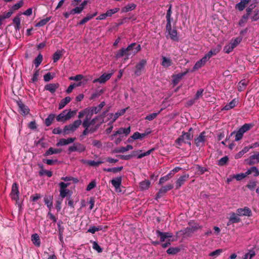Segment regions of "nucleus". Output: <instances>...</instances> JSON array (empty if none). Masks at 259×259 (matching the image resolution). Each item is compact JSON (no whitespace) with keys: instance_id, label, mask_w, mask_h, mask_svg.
Instances as JSON below:
<instances>
[{"instance_id":"42","label":"nucleus","mask_w":259,"mask_h":259,"mask_svg":"<svg viewBox=\"0 0 259 259\" xmlns=\"http://www.w3.org/2000/svg\"><path fill=\"white\" fill-rule=\"evenodd\" d=\"M51 17H47L45 19L40 20L38 23L35 24L36 27H42L45 25L50 20Z\"/></svg>"},{"instance_id":"2","label":"nucleus","mask_w":259,"mask_h":259,"mask_svg":"<svg viewBox=\"0 0 259 259\" xmlns=\"http://www.w3.org/2000/svg\"><path fill=\"white\" fill-rule=\"evenodd\" d=\"M130 132V127L120 128L114 132V140L116 144L120 143Z\"/></svg>"},{"instance_id":"5","label":"nucleus","mask_w":259,"mask_h":259,"mask_svg":"<svg viewBox=\"0 0 259 259\" xmlns=\"http://www.w3.org/2000/svg\"><path fill=\"white\" fill-rule=\"evenodd\" d=\"M10 196L12 200L16 201V203L18 204L19 206H21V203L19 202L18 185L16 183H14L12 185Z\"/></svg>"},{"instance_id":"18","label":"nucleus","mask_w":259,"mask_h":259,"mask_svg":"<svg viewBox=\"0 0 259 259\" xmlns=\"http://www.w3.org/2000/svg\"><path fill=\"white\" fill-rule=\"evenodd\" d=\"M156 234L160 237L161 242L164 241L166 239H170L172 237V234L169 232H162L159 230L156 231Z\"/></svg>"},{"instance_id":"50","label":"nucleus","mask_w":259,"mask_h":259,"mask_svg":"<svg viewBox=\"0 0 259 259\" xmlns=\"http://www.w3.org/2000/svg\"><path fill=\"white\" fill-rule=\"evenodd\" d=\"M247 85V81L245 80L241 81L238 85V91L241 92L243 91Z\"/></svg>"},{"instance_id":"62","label":"nucleus","mask_w":259,"mask_h":259,"mask_svg":"<svg viewBox=\"0 0 259 259\" xmlns=\"http://www.w3.org/2000/svg\"><path fill=\"white\" fill-rule=\"evenodd\" d=\"M93 248L99 253H100L102 251V248L100 246L98 243L95 241H94L93 243Z\"/></svg>"},{"instance_id":"7","label":"nucleus","mask_w":259,"mask_h":259,"mask_svg":"<svg viewBox=\"0 0 259 259\" xmlns=\"http://www.w3.org/2000/svg\"><path fill=\"white\" fill-rule=\"evenodd\" d=\"M69 185L70 183H65L64 182H60L59 184V186L60 187V196L61 197L62 199L66 197L70 192L68 189H66Z\"/></svg>"},{"instance_id":"15","label":"nucleus","mask_w":259,"mask_h":259,"mask_svg":"<svg viewBox=\"0 0 259 259\" xmlns=\"http://www.w3.org/2000/svg\"><path fill=\"white\" fill-rule=\"evenodd\" d=\"M236 214L240 216H248L249 217L251 214V211L250 208L247 207L238 208L236 210Z\"/></svg>"},{"instance_id":"33","label":"nucleus","mask_w":259,"mask_h":259,"mask_svg":"<svg viewBox=\"0 0 259 259\" xmlns=\"http://www.w3.org/2000/svg\"><path fill=\"white\" fill-rule=\"evenodd\" d=\"M104 105L105 103L102 102L98 106L89 108V109H90V110L92 112V113L94 114H97L100 111Z\"/></svg>"},{"instance_id":"24","label":"nucleus","mask_w":259,"mask_h":259,"mask_svg":"<svg viewBox=\"0 0 259 259\" xmlns=\"http://www.w3.org/2000/svg\"><path fill=\"white\" fill-rule=\"evenodd\" d=\"M62 151L61 149H55L50 147L48 150L46 151L44 154L45 156H47L52 154H56L60 153Z\"/></svg>"},{"instance_id":"30","label":"nucleus","mask_w":259,"mask_h":259,"mask_svg":"<svg viewBox=\"0 0 259 259\" xmlns=\"http://www.w3.org/2000/svg\"><path fill=\"white\" fill-rule=\"evenodd\" d=\"M71 100L70 97H66L65 98L61 100L59 104V109H61L63 108L68 103H69Z\"/></svg>"},{"instance_id":"37","label":"nucleus","mask_w":259,"mask_h":259,"mask_svg":"<svg viewBox=\"0 0 259 259\" xmlns=\"http://www.w3.org/2000/svg\"><path fill=\"white\" fill-rule=\"evenodd\" d=\"M249 1L250 0H241L240 2L237 4L236 8L239 11H242Z\"/></svg>"},{"instance_id":"45","label":"nucleus","mask_w":259,"mask_h":259,"mask_svg":"<svg viewBox=\"0 0 259 259\" xmlns=\"http://www.w3.org/2000/svg\"><path fill=\"white\" fill-rule=\"evenodd\" d=\"M147 135V133H143V134H140L139 132H137L133 135V136L131 137V138L132 139H133L134 140H137V139H142V138L145 137Z\"/></svg>"},{"instance_id":"63","label":"nucleus","mask_w":259,"mask_h":259,"mask_svg":"<svg viewBox=\"0 0 259 259\" xmlns=\"http://www.w3.org/2000/svg\"><path fill=\"white\" fill-rule=\"evenodd\" d=\"M54 76L51 74V72H48L44 76V79L45 81L48 82L53 79Z\"/></svg>"},{"instance_id":"22","label":"nucleus","mask_w":259,"mask_h":259,"mask_svg":"<svg viewBox=\"0 0 259 259\" xmlns=\"http://www.w3.org/2000/svg\"><path fill=\"white\" fill-rule=\"evenodd\" d=\"M206 138L205 136V133H201L200 135L195 139V143L197 146H199L203 144L205 141Z\"/></svg>"},{"instance_id":"14","label":"nucleus","mask_w":259,"mask_h":259,"mask_svg":"<svg viewBox=\"0 0 259 259\" xmlns=\"http://www.w3.org/2000/svg\"><path fill=\"white\" fill-rule=\"evenodd\" d=\"M111 73H104L99 78L95 79L93 80L94 83L99 82L100 83H104L111 77Z\"/></svg>"},{"instance_id":"27","label":"nucleus","mask_w":259,"mask_h":259,"mask_svg":"<svg viewBox=\"0 0 259 259\" xmlns=\"http://www.w3.org/2000/svg\"><path fill=\"white\" fill-rule=\"evenodd\" d=\"M172 65V61L170 58L164 56L162 57L161 65L165 68L168 67Z\"/></svg>"},{"instance_id":"1","label":"nucleus","mask_w":259,"mask_h":259,"mask_svg":"<svg viewBox=\"0 0 259 259\" xmlns=\"http://www.w3.org/2000/svg\"><path fill=\"white\" fill-rule=\"evenodd\" d=\"M140 50L141 46L140 45L133 43L129 45L126 49H122L121 51L117 54L116 57L125 56L126 57L125 59H128L129 58L133 57Z\"/></svg>"},{"instance_id":"64","label":"nucleus","mask_w":259,"mask_h":259,"mask_svg":"<svg viewBox=\"0 0 259 259\" xmlns=\"http://www.w3.org/2000/svg\"><path fill=\"white\" fill-rule=\"evenodd\" d=\"M39 174L40 176H42L44 174H46L48 177H51L52 176L53 173L51 171L48 170H41L39 171Z\"/></svg>"},{"instance_id":"12","label":"nucleus","mask_w":259,"mask_h":259,"mask_svg":"<svg viewBox=\"0 0 259 259\" xmlns=\"http://www.w3.org/2000/svg\"><path fill=\"white\" fill-rule=\"evenodd\" d=\"M59 87L60 84L58 83H48L45 85L44 90L48 91L51 94H54Z\"/></svg>"},{"instance_id":"49","label":"nucleus","mask_w":259,"mask_h":259,"mask_svg":"<svg viewBox=\"0 0 259 259\" xmlns=\"http://www.w3.org/2000/svg\"><path fill=\"white\" fill-rule=\"evenodd\" d=\"M180 250V249L179 247H171L166 250V252L169 254H175L179 252Z\"/></svg>"},{"instance_id":"20","label":"nucleus","mask_w":259,"mask_h":259,"mask_svg":"<svg viewBox=\"0 0 259 259\" xmlns=\"http://www.w3.org/2000/svg\"><path fill=\"white\" fill-rule=\"evenodd\" d=\"M173 188V185L169 184L165 186L162 187L159 190L157 194V198L161 197L167 191L171 190Z\"/></svg>"},{"instance_id":"10","label":"nucleus","mask_w":259,"mask_h":259,"mask_svg":"<svg viewBox=\"0 0 259 259\" xmlns=\"http://www.w3.org/2000/svg\"><path fill=\"white\" fill-rule=\"evenodd\" d=\"M17 105L19 107V111L22 115H26L29 113L30 110L28 107L25 105L21 100L17 102Z\"/></svg>"},{"instance_id":"16","label":"nucleus","mask_w":259,"mask_h":259,"mask_svg":"<svg viewBox=\"0 0 259 259\" xmlns=\"http://www.w3.org/2000/svg\"><path fill=\"white\" fill-rule=\"evenodd\" d=\"M208 61L206 57L204 56L202 58L196 62L193 68L192 71L198 70L204 66Z\"/></svg>"},{"instance_id":"57","label":"nucleus","mask_w":259,"mask_h":259,"mask_svg":"<svg viewBox=\"0 0 259 259\" xmlns=\"http://www.w3.org/2000/svg\"><path fill=\"white\" fill-rule=\"evenodd\" d=\"M23 1L21 0L18 3H16V4L14 5L12 7V9L14 11L17 10L19 8H20L23 5Z\"/></svg>"},{"instance_id":"58","label":"nucleus","mask_w":259,"mask_h":259,"mask_svg":"<svg viewBox=\"0 0 259 259\" xmlns=\"http://www.w3.org/2000/svg\"><path fill=\"white\" fill-rule=\"evenodd\" d=\"M96 186V182L95 180H93L88 184L86 188V190L88 191H90L93 189H94Z\"/></svg>"},{"instance_id":"31","label":"nucleus","mask_w":259,"mask_h":259,"mask_svg":"<svg viewBox=\"0 0 259 259\" xmlns=\"http://www.w3.org/2000/svg\"><path fill=\"white\" fill-rule=\"evenodd\" d=\"M187 72L180 73L173 76V83L175 85H177L182 78L186 74Z\"/></svg>"},{"instance_id":"21","label":"nucleus","mask_w":259,"mask_h":259,"mask_svg":"<svg viewBox=\"0 0 259 259\" xmlns=\"http://www.w3.org/2000/svg\"><path fill=\"white\" fill-rule=\"evenodd\" d=\"M76 140L75 138H69L67 139H61L57 143V146H64L73 143Z\"/></svg>"},{"instance_id":"28","label":"nucleus","mask_w":259,"mask_h":259,"mask_svg":"<svg viewBox=\"0 0 259 259\" xmlns=\"http://www.w3.org/2000/svg\"><path fill=\"white\" fill-rule=\"evenodd\" d=\"M31 241L37 247L40 246L41 241L39 235L35 233L31 236Z\"/></svg>"},{"instance_id":"46","label":"nucleus","mask_w":259,"mask_h":259,"mask_svg":"<svg viewBox=\"0 0 259 259\" xmlns=\"http://www.w3.org/2000/svg\"><path fill=\"white\" fill-rule=\"evenodd\" d=\"M42 55L39 54L34 60V64L36 67H38L42 61Z\"/></svg>"},{"instance_id":"6","label":"nucleus","mask_w":259,"mask_h":259,"mask_svg":"<svg viewBox=\"0 0 259 259\" xmlns=\"http://www.w3.org/2000/svg\"><path fill=\"white\" fill-rule=\"evenodd\" d=\"M192 138L193 135L189 132L183 133V135L176 140V143L180 146L182 143H187L190 145V141Z\"/></svg>"},{"instance_id":"55","label":"nucleus","mask_w":259,"mask_h":259,"mask_svg":"<svg viewBox=\"0 0 259 259\" xmlns=\"http://www.w3.org/2000/svg\"><path fill=\"white\" fill-rule=\"evenodd\" d=\"M223 249H218L215 250L214 251L210 252L209 254V256L217 257V256L220 255L221 254V253L223 252Z\"/></svg>"},{"instance_id":"41","label":"nucleus","mask_w":259,"mask_h":259,"mask_svg":"<svg viewBox=\"0 0 259 259\" xmlns=\"http://www.w3.org/2000/svg\"><path fill=\"white\" fill-rule=\"evenodd\" d=\"M55 119V115L54 114H50L47 118L45 119V124L47 126H49L53 123Z\"/></svg>"},{"instance_id":"43","label":"nucleus","mask_w":259,"mask_h":259,"mask_svg":"<svg viewBox=\"0 0 259 259\" xmlns=\"http://www.w3.org/2000/svg\"><path fill=\"white\" fill-rule=\"evenodd\" d=\"M151 183L148 180H145L140 183V187L142 190L147 189L150 186Z\"/></svg>"},{"instance_id":"29","label":"nucleus","mask_w":259,"mask_h":259,"mask_svg":"<svg viewBox=\"0 0 259 259\" xmlns=\"http://www.w3.org/2000/svg\"><path fill=\"white\" fill-rule=\"evenodd\" d=\"M53 196L51 195L45 196L44 198L45 203L47 205V207L50 209V210L53 206Z\"/></svg>"},{"instance_id":"32","label":"nucleus","mask_w":259,"mask_h":259,"mask_svg":"<svg viewBox=\"0 0 259 259\" xmlns=\"http://www.w3.org/2000/svg\"><path fill=\"white\" fill-rule=\"evenodd\" d=\"M133 149L132 145H128L126 147L114 149V153H123Z\"/></svg>"},{"instance_id":"39","label":"nucleus","mask_w":259,"mask_h":259,"mask_svg":"<svg viewBox=\"0 0 259 259\" xmlns=\"http://www.w3.org/2000/svg\"><path fill=\"white\" fill-rule=\"evenodd\" d=\"M169 35L170 38L173 40H177L178 36H177V32L176 29H170L169 30L166 31Z\"/></svg>"},{"instance_id":"26","label":"nucleus","mask_w":259,"mask_h":259,"mask_svg":"<svg viewBox=\"0 0 259 259\" xmlns=\"http://www.w3.org/2000/svg\"><path fill=\"white\" fill-rule=\"evenodd\" d=\"M237 214L232 213L229 219V221L227 223V225H230L232 224L238 223L240 221V219L237 216Z\"/></svg>"},{"instance_id":"60","label":"nucleus","mask_w":259,"mask_h":259,"mask_svg":"<svg viewBox=\"0 0 259 259\" xmlns=\"http://www.w3.org/2000/svg\"><path fill=\"white\" fill-rule=\"evenodd\" d=\"M90 110V109H89V108H87L85 109L80 111L78 113V117L79 119L82 118L88 112H89V111Z\"/></svg>"},{"instance_id":"54","label":"nucleus","mask_w":259,"mask_h":259,"mask_svg":"<svg viewBox=\"0 0 259 259\" xmlns=\"http://www.w3.org/2000/svg\"><path fill=\"white\" fill-rule=\"evenodd\" d=\"M101 161H95V160H88L87 164L91 166H97L101 164Z\"/></svg>"},{"instance_id":"51","label":"nucleus","mask_w":259,"mask_h":259,"mask_svg":"<svg viewBox=\"0 0 259 259\" xmlns=\"http://www.w3.org/2000/svg\"><path fill=\"white\" fill-rule=\"evenodd\" d=\"M248 175L246 174V171L245 173H240L237 175H234V178L237 180L240 181L246 178Z\"/></svg>"},{"instance_id":"8","label":"nucleus","mask_w":259,"mask_h":259,"mask_svg":"<svg viewBox=\"0 0 259 259\" xmlns=\"http://www.w3.org/2000/svg\"><path fill=\"white\" fill-rule=\"evenodd\" d=\"M85 147L79 143H74L72 146H70L68 148L69 153L77 151L79 153L84 151Z\"/></svg>"},{"instance_id":"23","label":"nucleus","mask_w":259,"mask_h":259,"mask_svg":"<svg viewBox=\"0 0 259 259\" xmlns=\"http://www.w3.org/2000/svg\"><path fill=\"white\" fill-rule=\"evenodd\" d=\"M221 50V47L218 46L217 48L211 49L208 53L204 56L206 59L209 60V59L213 56L217 55Z\"/></svg>"},{"instance_id":"3","label":"nucleus","mask_w":259,"mask_h":259,"mask_svg":"<svg viewBox=\"0 0 259 259\" xmlns=\"http://www.w3.org/2000/svg\"><path fill=\"white\" fill-rule=\"evenodd\" d=\"M242 39V37H237L232 39L230 42L224 47V50L225 53L229 54L231 52L240 44Z\"/></svg>"},{"instance_id":"9","label":"nucleus","mask_w":259,"mask_h":259,"mask_svg":"<svg viewBox=\"0 0 259 259\" xmlns=\"http://www.w3.org/2000/svg\"><path fill=\"white\" fill-rule=\"evenodd\" d=\"M121 177H117L114 179V189L116 192L122 193L124 192V188L121 186Z\"/></svg>"},{"instance_id":"34","label":"nucleus","mask_w":259,"mask_h":259,"mask_svg":"<svg viewBox=\"0 0 259 259\" xmlns=\"http://www.w3.org/2000/svg\"><path fill=\"white\" fill-rule=\"evenodd\" d=\"M113 14V10L111 9L108 11H107L106 13L101 14L100 16H99L96 19L97 20H104L106 17L109 16L111 17Z\"/></svg>"},{"instance_id":"52","label":"nucleus","mask_w":259,"mask_h":259,"mask_svg":"<svg viewBox=\"0 0 259 259\" xmlns=\"http://www.w3.org/2000/svg\"><path fill=\"white\" fill-rule=\"evenodd\" d=\"M102 229V227L101 226H99L98 227L92 226L88 230V232L91 233L92 234H94L96 232L101 230Z\"/></svg>"},{"instance_id":"40","label":"nucleus","mask_w":259,"mask_h":259,"mask_svg":"<svg viewBox=\"0 0 259 259\" xmlns=\"http://www.w3.org/2000/svg\"><path fill=\"white\" fill-rule=\"evenodd\" d=\"M20 18L19 16H16L13 19V23L16 31L19 30L20 28Z\"/></svg>"},{"instance_id":"59","label":"nucleus","mask_w":259,"mask_h":259,"mask_svg":"<svg viewBox=\"0 0 259 259\" xmlns=\"http://www.w3.org/2000/svg\"><path fill=\"white\" fill-rule=\"evenodd\" d=\"M42 161L49 165H52L57 163L58 160L57 159H43Z\"/></svg>"},{"instance_id":"47","label":"nucleus","mask_w":259,"mask_h":259,"mask_svg":"<svg viewBox=\"0 0 259 259\" xmlns=\"http://www.w3.org/2000/svg\"><path fill=\"white\" fill-rule=\"evenodd\" d=\"M237 101L234 99L231 101L229 104H227L224 107L225 110H228L234 108L236 104Z\"/></svg>"},{"instance_id":"25","label":"nucleus","mask_w":259,"mask_h":259,"mask_svg":"<svg viewBox=\"0 0 259 259\" xmlns=\"http://www.w3.org/2000/svg\"><path fill=\"white\" fill-rule=\"evenodd\" d=\"M259 162V153H257L254 155L250 156L249 158V165H253Z\"/></svg>"},{"instance_id":"44","label":"nucleus","mask_w":259,"mask_h":259,"mask_svg":"<svg viewBox=\"0 0 259 259\" xmlns=\"http://www.w3.org/2000/svg\"><path fill=\"white\" fill-rule=\"evenodd\" d=\"M252 127V124L249 123H245L243 125H242L240 130L243 134L249 131Z\"/></svg>"},{"instance_id":"4","label":"nucleus","mask_w":259,"mask_h":259,"mask_svg":"<svg viewBox=\"0 0 259 259\" xmlns=\"http://www.w3.org/2000/svg\"><path fill=\"white\" fill-rule=\"evenodd\" d=\"M81 120L78 119L73 122L72 124L66 125L63 130V135L69 134L71 132H74L81 124Z\"/></svg>"},{"instance_id":"35","label":"nucleus","mask_w":259,"mask_h":259,"mask_svg":"<svg viewBox=\"0 0 259 259\" xmlns=\"http://www.w3.org/2000/svg\"><path fill=\"white\" fill-rule=\"evenodd\" d=\"M254 249H250L243 256L242 259H252L255 255Z\"/></svg>"},{"instance_id":"13","label":"nucleus","mask_w":259,"mask_h":259,"mask_svg":"<svg viewBox=\"0 0 259 259\" xmlns=\"http://www.w3.org/2000/svg\"><path fill=\"white\" fill-rule=\"evenodd\" d=\"M189 175L188 174H185L180 176L176 182V188L179 189L189 179Z\"/></svg>"},{"instance_id":"19","label":"nucleus","mask_w":259,"mask_h":259,"mask_svg":"<svg viewBox=\"0 0 259 259\" xmlns=\"http://www.w3.org/2000/svg\"><path fill=\"white\" fill-rule=\"evenodd\" d=\"M146 63L145 60H142L136 66L135 73L137 75H140L141 71L143 70L144 66Z\"/></svg>"},{"instance_id":"11","label":"nucleus","mask_w":259,"mask_h":259,"mask_svg":"<svg viewBox=\"0 0 259 259\" xmlns=\"http://www.w3.org/2000/svg\"><path fill=\"white\" fill-rule=\"evenodd\" d=\"M154 150V149L152 148L146 152H142V151L140 150L134 151L132 152V156L133 157H136L138 158H141L150 154Z\"/></svg>"},{"instance_id":"17","label":"nucleus","mask_w":259,"mask_h":259,"mask_svg":"<svg viewBox=\"0 0 259 259\" xmlns=\"http://www.w3.org/2000/svg\"><path fill=\"white\" fill-rule=\"evenodd\" d=\"M70 118H71V116L69 113H67V110H64L57 116L56 120L58 121H65Z\"/></svg>"},{"instance_id":"56","label":"nucleus","mask_w":259,"mask_h":259,"mask_svg":"<svg viewBox=\"0 0 259 259\" xmlns=\"http://www.w3.org/2000/svg\"><path fill=\"white\" fill-rule=\"evenodd\" d=\"M127 108L122 109L118 111L115 114H114V121L116 118L119 117L120 116L123 115L126 111Z\"/></svg>"},{"instance_id":"48","label":"nucleus","mask_w":259,"mask_h":259,"mask_svg":"<svg viewBox=\"0 0 259 259\" xmlns=\"http://www.w3.org/2000/svg\"><path fill=\"white\" fill-rule=\"evenodd\" d=\"M62 55V53L60 51H58L56 52L53 55V60L54 62H57L60 58L61 56Z\"/></svg>"},{"instance_id":"53","label":"nucleus","mask_w":259,"mask_h":259,"mask_svg":"<svg viewBox=\"0 0 259 259\" xmlns=\"http://www.w3.org/2000/svg\"><path fill=\"white\" fill-rule=\"evenodd\" d=\"M162 109H161L157 113H153L152 114H149L145 117V119L148 120H152L154 118H155L160 113V112L162 111Z\"/></svg>"},{"instance_id":"38","label":"nucleus","mask_w":259,"mask_h":259,"mask_svg":"<svg viewBox=\"0 0 259 259\" xmlns=\"http://www.w3.org/2000/svg\"><path fill=\"white\" fill-rule=\"evenodd\" d=\"M136 7V5L131 3L128 4V5H126L122 9V11L123 12H127L129 11H131L133 10H134Z\"/></svg>"},{"instance_id":"61","label":"nucleus","mask_w":259,"mask_h":259,"mask_svg":"<svg viewBox=\"0 0 259 259\" xmlns=\"http://www.w3.org/2000/svg\"><path fill=\"white\" fill-rule=\"evenodd\" d=\"M83 78V76L81 74H78L74 76H70L69 77L70 80L80 81Z\"/></svg>"},{"instance_id":"36","label":"nucleus","mask_w":259,"mask_h":259,"mask_svg":"<svg viewBox=\"0 0 259 259\" xmlns=\"http://www.w3.org/2000/svg\"><path fill=\"white\" fill-rule=\"evenodd\" d=\"M251 174H253L254 176L257 177L259 176V170L256 167L252 166L246 171L247 175H249Z\"/></svg>"}]
</instances>
